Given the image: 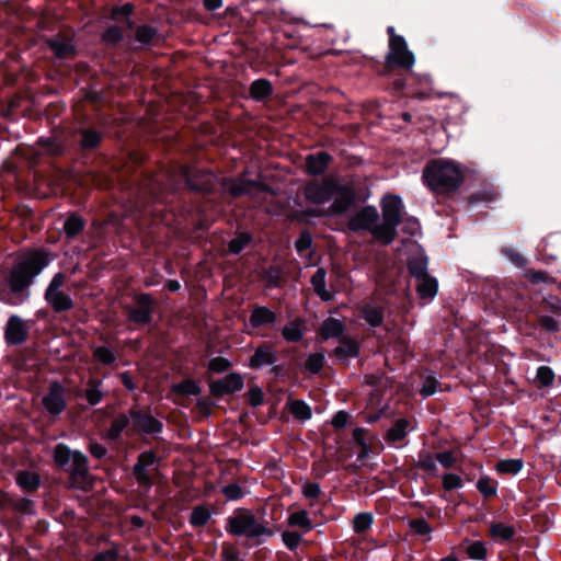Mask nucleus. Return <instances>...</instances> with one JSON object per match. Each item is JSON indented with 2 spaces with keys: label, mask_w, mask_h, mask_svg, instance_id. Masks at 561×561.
<instances>
[{
  "label": "nucleus",
  "mask_w": 561,
  "mask_h": 561,
  "mask_svg": "<svg viewBox=\"0 0 561 561\" xmlns=\"http://www.w3.org/2000/svg\"><path fill=\"white\" fill-rule=\"evenodd\" d=\"M402 201L397 195H387L381 201L383 221L399 225L401 222Z\"/></svg>",
  "instance_id": "nucleus-17"
},
{
  "label": "nucleus",
  "mask_w": 561,
  "mask_h": 561,
  "mask_svg": "<svg viewBox=\"0 0 561 561\" xmlns=\"http://www.w3.org/2000/svg\"><path fill=\"white\" fill-rule=\"evenodd\" d=\"M84 226L85 222L80 216H69L64 224V231L67 239L76 238L84 229Z\"/></svg>",
  "instance_id": "nucleus-34"
},
{
  "label": "nucleus",
  "mask_w": 561,
  "mask_h": 561,
  "mask_svg": "<svg viewBox=\"0 0 561 561\" xmlns=\"http://www.w3.org/2000/svg\"><path fill=\"white\" fill-rule=\"evenodd\" d=\"M103 41L106 43L116 44L123 37L122 30L118 26H110L103 34Z\"/></svg>",
  "instance_id": "nucleus-62"
},
{
  "label": "nucleus",
  "mask_w": 561,
  "mask_h": 561,
  "mask_svg": "<svg viewBox=\"0 0 561 561\" xmlns=\"http://www.w3.org/2000/svg\"><path fill=\"white\" fill-rule=\"evenodd\" d=\"M389 33V51L386 55V67H398L403 70H411L414 66L415 58L409 50L405 39L401 35L394 34L392 26L388 28Z\"/></svg>",
  "instance_id": "nucleus-4"
},
{
  "label": "nucleus",
  "mask_w": 561,
  "mask_h": 561,
  "mask_svg": "<svg viewBox=\"0 0 561 561\" xmlns=\"http://www.w3.org/2000/svg\"><path fill=\"white\" fill-rule=\"evenodd\" d=\"M92 355L95 360L103 365H112L116 360V355L107 346H96L92 350Z\"/></svg>",
  "instance_id": "nucleus-40"
},
{
  "label": "nucleus",
  "mask_w": 561,
  "mask_h": 561,
  "mask_svg": "<svg viewBox=\"0 0 561 561\" xmlns=\"http://www.w3.org/2000/svg\"><path fill=\"white\" fill-rule=\"evenodd\" d=\"M131 428L138 433L156 434L162 430V423L152 415L130 409Z\"/></svg>",
  "instance_id": "nucleus-12"
},
{
  "label": "nucleus",
  "mask_w": 561,
  "mask_h": 561,
  "mask_svg": "<svg viewBox=\"0 0 561 561\" xmlns=\"http://www.w3.org/2000/svg\"><path fill=\"white\" fill-rule=\"evenodd\" d=\"M224 187L233 197L243 195L252 196L262 192L274 194V191L268 185L262 182L248 180L244 174L236 179L225 180Z\"/></svg>",
  "instance_id": "nucleus-7"
},
{
  "label": "nucleus",
  "mask_w": 561,
  "mask_h": 561,
  "mask_svg": "<svg viewBox=\"0 0 561 561\" xmlns=\"http://www.w3.org/2000/svg\"><path fill=\"white\" fill-rule=\"evenodd\" d=\"M497 488L499 483L488 476L481 477L477 482V489L484 497L495 496Z\"/></svg>",
  "instance_id": "nucleus-38"
},
{
  "label": "nucleus",
  "mask_w": 561,
  "mask_h": 561,
  "mask_svg": "<svg viewBox=\"0 0 561 561\" xmlns=\"http://www.w3.org/2000/svg\"><path fill=\"white\" fill-rule=\"evenodd\" d=\"M436 461V457L434 458L430 454H423L420 456L417 467L430 476L435 477L437 473Z\"/></svg>",
  "instance_id": "nucleus-46"
},
{
  "label": "nucleus",
  "mask_w": 561,
  "mask_h": 561,
  "mask_svg": "<svg viewBox=\"0 0 561 561\" xmlns=\"http://www.w3.org/2000/svg\"><path fill=\"white\" fill-rule=\"evenodd\" d=\"M409 272L413 277L417 279L422 278L423 276L428 275L426 272V264L422 261H413L410 262L409 265Z\"/></svg>",
  "instance_id": "nucleus-61"
},
{
  "label": "nucleus",
  "mask_w": 561,
  "mask_h": 561,
  "mask_svg": "<svg viewBox=\"0 0 561 561\" xmlns=\"http://www.w3.org/2000/svg\"><path fill=\"white\" fill-rule=\"evenodd\" d=\"M289 413L299 421H308L312 416L311 408L302 400H290L287 403Z\"/></svg>",
  "instance_id": "nucleus-32"
},
{
  "label": "nucleus",
  "mask_w": 561,
  "mask_h": 561,
  "mask_svg": "<svg viewBox=\"0 0 561 561\" xmlns=\"http://www.w3.org/2000/svg\"><path fill=\"white\" fill-rule=\"evenodd\" d=\"M409 527L417 535L425 536L432 533L431 525L424 518L410 520Z\"/></svg>",
  "instance_id": "nucleus-54"
},
{
  "label": "nucleus",
  "mask_w": 561,
  "mask_h": 561,
  "mask_svg": "<svg viewBox=\"0 0 561 561\" xmlns=\"http://www.w3.org/2000/svg\"><path fill=\"white\" fill-rule=\"evenodd\" d=\"M276 360L273 348L267 344H262L256 347L254 354L251 356L249 366L253 369L261 368L265 365H271Z\"/></svg>",
  "instance_id": "nucleus-22"
},
{
  "label": "nucleus",
  "mask_w": 561,
  "mask_h": 561,
  "mask_svg": "<svg viewBox=\"0 0 561 561\" xmlns=\"http://www.w3.org/2000/svg\"><path fill=\"white\" fill-rule=\"evenodd\" d=\"M131 417L130 412L128 414L126 413H119L116 416L113 417L111 421V424L108 428L104 433V438L108 440H116L121 437L122 433L126 430H128L130 424Z\"/></svg>",
  "instance_id": "nucleus-21"
},
{
  "label": "nucleus",
  "mask_w": 561,
  "mask_h": 561,
  "mask_svg": "<svg viewBox=\"0 0 561 561\" xmlns=\"http://www.w3.org/2000/svg\"><path fill=\"white\" fill-rule=\"evenodd\" d=\"M515 528L511 525H505L503 523H493L490 526V535L494 539H500L502 541L511 540L515 535Z\"/></svg>",
  "instance_id": "nucleus-36"
},
{
  "label": "nucleus",
  "mask_w": 561,
  "mask_h": 561,
  "mask_svg": "<svg viewBox=\"0 0 561 561\" xmlns=\"http://www.w3.org/2000/svg\"><path fill=\"white\" fill-rule=\"evenodd\" d=\"M438 381L434 377L426 378L424 385L422 386L420 393L423 397H430L434 394L437 390Z\"/></svg>",
  "instance_id": "nucleus-63"
},
{
  "label": "nucleus",
  "mask_w": 561,
  "mask_h": 561,
  "mask_svg": "<svg viewBox=\"0 0 561 561\" xmlns=\"http://www.w3.org/2000/svg\"><path fill=\"white\" fill-rule=\"evenodd\" d=\"M325 276L327 272L324 268H318L311 277V285L314 293L320 296L323 300H331L332 295L325 288Z\"/></svg>",
  "instance_id": "nucleus-33"
},
{
  "label": "nucleus",
  "mask_w": 561,
  "mask_h": 561,
  "mask_svg": "<svg viewBox=\"0 0 561 561\" xmlns=\"http://www.w3.org/2000/svg\"><path fill=\"white\" fill-rule=\"evenodd\" d=\"M221 556L225 561H240L239 549L230 543H225L222 546Z\"/></svg>",
  "instance_id": "nucleus-60"
},
{
  "label": "nucleus",
  "mask_w": 561,
  "mask_h": 561,
  "mask_svg": "<svg viewBox=\"0 0 561 561\" xmlns=\"http://www.w3.org/2000/svg\"><path fill=\"white\" fill-rule=\"evenodd\" d=\"M66 280V274L58 272L53 276L45 290V300L55 312L69 311L75 306L72 298L61 289Z\"/></svg>",
  "instance_id": "nucleus-5"
},
{
  "label": "nucleus",
  "mask_w": 561,
  "mask_h": 561,
  "mask_svg": "<svg viewBox=\"0 0 561 561\" xmlns=\"http://www.w3.org/2000/svg\"><path fill=\"white\" fill-rule=\"evenodd\" d=\"M222 493L226 501H237L243 497L244 493L242 488L237 483H230L222 488Z\"/></svg>",
  "instance_id": "nucleus-53"
},
{
  "label": "nucleus",
  "mask_w": 561,
  "mask_h": 561,
  "mask_svg": "<svg viewBox=\"0 0 561 561\" xmlns=\"http://www.w3.org/2000/svg\"><path fill=\"white\" fill-rule=\"evenodd\" d=\"M72 454L73 451L65 444H57L54 448V460L58 466L65 467L70 460L72 461Z\"/></svg>",
  "instance_id": "nucleus-43"
},
{
  "label": "nucleus",
  "mask_w": 561,
  "mask_h": 561,
  "mask_svg": "<svg viewBox=\"0 0 561 561\" xmlns=\"http://www.w3.org/2000/svg\"><path fill=\"white\" fill-rule=\"evenodd\" d=\"M301 493L306 499L316 500L321 493L319 483L307 482L302 485Z\"/></svg>",
  "instance_id": "nucleus-59"
},
{
  "label": "nucleus",
  "mask_w": 561,
  "mask_h": 561,
  "mask_svg": "<svg viewBox=\"0 0 561 561\" xmlns=\"http://www.w3.org/2000/svg\"><path fill=\"white\" fill-rule=\"evenodd\" d=\"M243 377L239 373H230L221 378L213 379V397L229 396L242 390Z\"/></svg>",
  "instance_id": "nucleus-9"
},
{
  "label": "nucleus",
  "mask_w": 561,
  "mask_h": 561,
  "mask_svg": "<svg viewBox=\"0 0 561 561\" xmlns=\"http://www.w3.org/2000/svg\"><path fill=\"white\" fill-rule=\"evenodd\" d=\"M324 364V356L320 353H313L308 356L305 368L311 374H318Z\"/></svg>",
  "instance_id": "nucleus-50"
},
{
  "label": "nucleus",
  "mask_w": 561,
  "mask_h": 561,
  "mask_svg": "<svg viewBox=\"0 0 561 561\" xmlns=\"http://www.w3.org/2000/svg\"><path fill=\"white\" fill-rule=\"evenodd\" d=\"M306 331L307 327L305 320L297 317L284 325L282 336L287 342L297 343L302 340Z\"/></svg>",
  "instance_id": "nucleus-20"
},
{
  "label": "nucleus",
  "mask_w": 561,
  "mask_h": 561,
  "mask_svg": "<svg viewBox=\"0 0 561 561\" xmlns=\"http://www.w3.org/2000/svg\"><path fill=\"white\" fill-rule=\"evenodd\" d=\"M422 179L434 194L449 195L460 187L465 175L459 164L454 161L434 159L424 167Z\"/></svg>",
  "instance_id": "nucleus-1"
},
{
  "label": "nucleus",
  "mask_w": 561,
  "mask_h": 561,
  "mask_svg": "<svg viewBox=\"0 0 561 561\" xmlns=\"http://www.w3.org/2000/svg\"><path fill=\"white\" fill-rule=\"evenodd\" d=\"M245 398L250 405L259 407L263 403V391L260 387H252L245 393Z\"/></svg>",
  "instance_id": "nucleus-57"
},
{
  "label": "nucleus",
  "mask_w": 561,
  "mask_h": 561,
  "mask_svg": "<svg viewBox=\"0 0 561 561\" xmlns=\"http://www.w3.org/2000/svg\"><path fill=\"white\" fill-rule=\"evenodd\" d=\"M85 389V399L90 405H96L103 400V392L101 391L102 381L99 379H90Z\"/></svg>",
  "instance_id": "nucleus-35"
},
{
  "label": "nucleus",
  "mask_w": 561,
  "mask_h": 561,
  "mask_svg": "<svg viewBox=\"0 0 561 561\" xmlns=\"http://www.w3.org/2000/svg\"><path fill=\"white\" fill-rule=\"evenodd\" d=\"M182 175L185 178L186 183L191 190H194V191L206 190V185L208 183V178H209L208 172H201V173L194 175L193 169L191 167H183Z\"/></svg>",
  "instance_id": "nucleus-26"
},
{
  "label": "nucleus",
  "mask_w": 561,
  "mask_h": 561,
  "mask_svg": "<svg viewBox=\"0 0 561 561\" xmlns=\"http://www.w3.org/2000/svg\"><path fill=\"white\" fill-rule=\"evenodd\" d=\"M410 426V422L405 419H399L394 422V424L388 430L385 439L388 443H397L402 439L408 434V428Z\"/></svg>",
  "instance_id": "nucleus-31"
},
{
  "label": "nucleus",
  "mask_w": 561,
  "mask_h": 561,
  "mask_svg": "<svg viewBox=\"0 0 561 561\" xmlns=\"http://www.w3.org/2000/svg\"><path fill=\"white\" fill-rule=\"evenodd\" d=\"M226 530L233 536H244L249 539L272 535L270 528L260 523L248 508L236 510L233 515L227 519Z\"/></svg>",
  "instance_id": "nucleus-3"
},
{
  "label": "nucleus",
  "mask_w": 561,
  "mask_h": 561,
  "mask_svg": "<svg viewBox=\"0 0 561 561\" xmlns=\"http://www.w3.org/2000/svg\"><path fill=\"white\" fill-rule=\"evenodd\" d=\"M277 319L274 311L264 306H255L250 316V325L254 329L266 324H273Z\"/></svg>",
  "instance_id": "nucleus-24"
},
{
  "label": "nucleus",
  "mask_w": 561,
  "mask_h": 561,
  "mask_svg": "<svg viewBox=\"0 0 561 561\" xmlns=\"http://www.w3.org/2000/svg\"><path fill=\"white\" fill-rule=\"evenodd\" d=\"M172 390L182 396H195L201 392L198 385L191 379L183 380L172 386Z\"/></svg>",
  "instance_id": "nucleus-41"
},
{
  "label": "nucleus",
  "mask_w": 561,
  "mask_h": 561,
  "mask_svg": "<svg viewBox=\"0 0 561 561\" xmlns=\"http://www.w3.org/2000/svg\"><path fill=\"white\" fill-rule=\"evenodd\" d=\"M138 308H134L129 311V320L139 323L147 324L151 321L153 298L150 294H140L136 297Z\"/></svg>",
  "instance_id": "nucleus-16"
},
{
  "label": "nucleus",
  "mask_w": 561,
  "mask_h": 561,
  "mask_svg": "<svg viewBox=\"0 0 561 561\" xmlns=\"http://www.w3.org/2000/svg\"><path fill=\"white\" fill-rule=\"evenodd\" d=\"M68 471L71 483L77 486H82L85 483L89 473L87 456L81 451H73L71 466Z\"/></svg>",
  "instance_id": "nucleus-15"
},
{
  "label": "nucleus",
  "mask_w": 561,
  "mask_h": 561,
  "mask_svg": "<svg viewBox=\"0 0 561 561\" xmlns=\"http://www.w3.org/2000/svg\"><path fill=\"white\" fill-rule=\"evenodd\" d=\"M345 330L344 323L335 318L325 319L319 330V334L322 340H329L332 337H342Z\"/></svg>",
  "instance_id": "nucleus-25"
},
{
  "label": "nucleus",
  "mask_w": 561,
  "mask_h": 561,
  "mask_svg": "<svg viewBox=\"0 0 561 561\" xmlns=\"http://www.w3.org/2000/svg\"><path fill=\"white\" fill-rule=\"evenodd\" d=\"M48 45L58 58H68L73 55L75 48L70 42L64 39H50Z\"/></svg>",
  "instance_id": "nucleus-37"
},
{
  "label": "nucleus",
  "mask_w": 561,
  "mask_h": 561,
  "mask_svg": "<svg viewBox=\"0 0 561 561\" xmlns=\"http://www.w3.org/2000/svg\"><path fill=\"white\" fill-rule=\"evenodd\" d=\"M101 135L91 129H87L82 133L81 146L83 148H94L99 145Z\"/></svg>",
  "instance_id": "nucleus-52"
},
{
  "label": "nucleus",
  "mask_w": 561,
  "mask_h": 561,
  "mask_svg": "<svg viewBox=\"0 0 561 561\" xmlns=\"http://www.w3.org/2000/svg\"><path fill=\"white\" fill-rule=\"evenodd\" d=\"M523 468V460L522 459H504L500 460L495 469L500 473H510V474H516L518 473Z\"/></svg>",
  "instance_id": "nucleus-39"
},
{
  "label": "nucleus",
  "mask_w": 561,
  "mask_h": 561,
  "mask_svg": "<svg viewBox=\"0 0 561 561\" xmlns=\"http://www.w3.org/2000/svg\"><path fill=\"white\" fill-rule=\"evenodd\" d=\"M373 524V515L370 513H359L353 519V529L356 534L366 531Z\"/></svg>",
  "instance_id": "nucleus-45"
},
{
  "label": "nucleus",
  "mask_w": 561,
  "mask_h": 561,
  "mask_svg": "<svg viewBox=\"0 0 561 561\" xmlns=\"http://www.w3.org/2000/svg\"><path fill=\"white\" fill-rule=\"evenodd\" d=\"M360 345L359 343L346 335H343L339 340V346L335 347L333 354L336 358L341 360H346L348 358H354L359 355Z\"/></svg>",
  "instance_id": "nucleus-19"
},
{
  "label": "nucleus",
  "mask_w": 561,
  "mask_h": 561,
  "mask_svg": "<svg viewBox=\"0 0 561 561\" xmlns=\"http://www.w3.org/2000/svg\"><path fill=\"white\" fill-rule=\"evenodd\" d=\"M332 162V156L325 151L308 154L306 157V171L309 175H321Z\"/></svg>",
  "instance_id": "nucleus-18"
},
{
  "label": "nucleus",
  "mask_w": 561,
  "mask_h": 561,
  "mask_svg": "<svg viewBox=\"0 0 561 561\" xmlns=\"http://www.w3.org/2000/svg\"><path fill=\"white\" fill-rule=\"evenodd\" d=\"M467 556L472 560H484L488 554L484 542L473 541L466 549Z\"/></svg>",
  "instance_id": "nucleus-47"
},
{
  "label": "nucleus",
  "mask_w": 561,
  "mask_h": 561,
  "mask_svg": "<svg viewBox=\"0 0 561 561\" xmlns=\"http://www.w3.org/2000/svg\"><path fill=\"white\" fill-rule=\"evenodd\" d=\"M336 181L337 180L333 176L324 178L321 181H309L304 187V197L310 204L323 205L334 195Z\"/></svg>",
  "instance_id": "nucleus-6"
},
{
  "label": "nucleus",
  "mask_w": 561,
  "mask_h": 561,
  "mask_svg": "<svg viewBox=\"0 0 561 561\" xmlns=\"http://www.w3.org/2000/svg\"><path fill=\"white\" fill-rule=\"evenodd\" d=\"M312 245V237L309 231L305 230L300 233L298 239L295 241V248L298 253L310 249Z\"/></svg>",
  "instance_id": "nucleus-56"
},
{
  "label": "nucleus",
  "mask_w": 561,
  "mask_h": 561,
  "mask_svg": "<svg viewBox=\"0 0 561 561\" xmlns=\"http://www.w3.org/2000/svg\"><path fill=\"white\" fill-rule=\"evenodd\" d=\"M398 225L383 221L381 225L375 224L371 234L385 244L391 243L397 236Z\"/></svg>",
  "instance_id": "nucleus-29"
},
{
  "label": "nucleus",
  "mask_w": 561,
  "mask_h": 561,
  "mask_svg": "<svg viewBox=\"0 0 561 561\" xmlns=\"http://www.w3.org/2000/svg\"><path fill=\"white\" fill-rule=\"evenodd\" d=\"M118 559V550L116 548H112L102 552H99L94 556L92 561H117Z\"/></svg>",
  "instance_id": "nucleus-64"
},
{
  "label": "nucleus",
  "mask_w": 561,
  "mask_h": 561,
  "mask_svg": "<svg viewBox=\"0 0 561 561\" xmlns=\"http://www.w3.org/2000/svg\"><path fill=\"white\" fill-rule=\"evenodd\" d=\"M157 35V30L152 26L142 25L136 30V39L141 44H149Z\"/></svg>",
  "instance_id": "nucleus-51"
},
{
  "label": "nucleus",
  "mask_w": 561,
  "mask_h": 561,
  "mask_svg": "<svg viewBox=\"0 0 561 561\" xmlns=\"http://www.w3.org/2000/svg\"><path fill=\"white\" fill-rule=\"evenodd\" d=\"M47 264L48 257L44 252L37 251L28 255L11 272L9 278L11 290L15 294L23 291Z\"/></svg>",
  "instance_id": "nucleus-2"
},
{
  "label": "nucleus",
  "mask_w": 561,
  "mask_h": 561,
  "mask_svg": "<svg viewBox=\"0 0 561 561\" xmlns=\"http://www.w3.org/2000/svg\"><path fill=\"white\" fill-rule=\"evenodd\" d=\"M209 518L210 512L207 507L196 506L191 514L190 522L193 526L197 527L206 525Z\"/></svg>",
  "instance_id": "nucleus-44"
},
{
  "label": "nucleus",
  "mask_w": 561,
  "mask_h": 561,
  "mask_svg": "<svg viewBox=\"0 0 561 561\" xmlns=\"http://www.w3.org/2000/svg\"><path fill=\"white\" fill-rule=\"evenodd\" d=\"M251 241V236L247 232L239 233L236 238H233L229 244V252L233 254L240 253Z\"/></svg>",
  "instance_id": "nucleus-48"
},
{
  "label": "nucleus",
  "mask_w": 561,
  "mask_h": 561,
  "mask_svg": "<svg viewBox=\"0 0 561 561\" xmlns=\"http://www.w3.org/2000/svg\"><path fill=\"white\" fill-rule=\"evenodd\" d=\"M335 198L330 206V211L334 215L344 214L355 202L356 192L352 184L341 185L336 181Z\"/></svg>",
  "instance_id": "nucleus-11"
},
{
  "label": "nucleus",
  "mask_w": 561,
  "mask_h": 561,
  "mask_svg": "<svg viewBox=\"0 0 561 561\" xmlns=\"http://www.w3.org/2000/svg\"><path fill=\"white\" fill-rule=\"evenodd\" d=\"M462 486V479L455 473H446L443 477V488L446 491H451Z\"/></svg>",
  "instance_id": "nucleus-55"
},
{
  "label": "nucleus",
  "mask_w": 561,
  "mask_h": 561,
  "mask_svg": "<svg viewBox=\"0 0 561 561\" xmlns=\"http://www.w3.org/2000/svg\"><path fill=\"white\" fill-rule=\"evenodd\" d=\"M43 405L51 415H59L66 409L65 389L59 382L49 386L48 393L44 396Z\"/></svg>",
  "instance_id": "nucleus-10"
},
{
  "label": "nucleus",
  "mask_w": 561,
  "mask_h": 561,
  "mask_svg": "<svg viewBox=\"0 0 561 561\" xmlns=\"http://www.w3.org/2000/svg\"><path fill=\"white\" fill-rule=\"evenodd\" d=\"M378 219L377 209L373 206H366L348 220L347 227L353 231L369 230L371 232Z\"/></svg>",
  "instance_id": "nucleus-13"
},
{
  "label": "nucleus",
  "mask_w": 561,
  "mask_h": 561,
  "mask_svg": "<svg viewBox=\"0 0 561 561\" xmlns=\"http://www.w3.org/2000/svg\"><path fill=\"white\" fill-rule=\"evenodd\" d=\"M156 460V454L151 450L142 451L138 455L137 462L134 466L133 472L137 483L140 486L150 488L152 485L147 469L153 466Z\"/></svg>",
  "instance_id": "nucleus-14"
},
{
  "label": "nucleus",
  "mask_w": 561,
  "mask_h": 561,
  "mask_svg": "<svg viewBox=\"0 0 561 561\" xmlns=\"http://www.w3.org/2000/svg\"><path fill=\"white\" fill-rule=\"evenodd\" d=\"M360 316L370 327H380L383 323V308L376 305H365L360 309Z\"/></svg>",
  "instance_id": "nucleus-28"
},
{
  "label": "nucleus",
  "mask_w": 561,
  "mask_h": 561,
  "mask_svg": "<svg viewBox=\"0 0 561 561\" xmlns=\"http://www.w3.org/2000/svg\"><path fill=\"white\" fill-rule=\"evenodd\" d=\"M273 92L272 83L267 79H256L250 85V96L255 101H263Z\"/></svg>",
  "instance_id": "nucleus-30"
},
{
  "label": "nucleus",
  "mask_w": 561,
  "mask_h": 561,
  "mask_svg": "<svg viewBox=\"0 0 561 561\" xmlns=\"http://www.w3.org/2000/svg\"><path fill=\"white\" fill-rule=\"evenodd\" d=\"M282 539L288 549L294 550L299 546L301 536L296 531H284Z\"/></svg>",
  "instance_id": "nucleus-58"
},
{
  "label": "nucleus",
  "mask_w": 561,
  "mask_h": 561,
  "mask_svg": "<svg viewBox=\"0 0 561 561\" xmlns=\"http://www.w3.org/2000/svg\"><path fill=\"white\" fill-rule=\"evenodd\" d=\"M554 377L556 375L550 367H538L536 378L540 387H550L554 381Z\"/></svg>",
  "instance_id": "nucleus-49"
},
{
  "label": "nucleus",
  "mask_w": 561,
  "mask_h": 561,
  "mask_svg": "<svg viewBox=\"0 0 561 561\" xmlns=\"http://www.w3.org/2000/svg\"><path fill=\"white\" fill-rule=\"evenodd\" d=\"M288 524L290 526L301 527L305 530H310L312 528V523L308 516V513L304 510L291 513L288 517Z\"/></svg>",
  "instance_id": "nucleus-42"
},
{
  "label": "nucleus",
  "mask_w": 561,
  "mask_h": 561,
  "mask_svg": "<svg viewBox=\"0 0 561 561\" xmlns=\"http://www.w3.org/2000/svg\"><path fill=\"white\" fill-rule=\"evenodd\" d=\"M416 293L422 299H433L438 290L436 278L426 275L416 280Z\"/></svg>",
  "instance_id": "nucleus-27"
},
{
  "label": "nucleus",
  "mask_w": 561,
  "mask_h": 561,
  "mask_svg": "<svg viewBox=\"0 0 561 561\" xmlns=\"http://www.w3.org/2000/svg\"><path fill=\"white\" fill-rule=\"evenodd\" d=\"M28 327L19 316H11L4 329V340L8 345H21L26 342Z\"/></svg>",
  "instance_id": "nucleus-8"
},
{
  "label": "nucleus",
  "mask_w": 561,
  "mask_h": 561,
  "mask_svg": "<svg viewBox=\"0 0 561 561\" xmlns=\"http://www.w3.org/2000/svg\"><path fill=\"white\" fill-rule=\"evenodd\" d=\"M15 482L23 491L33 493L41 486V477L35 471L20 470L16 472Z\"/></svg>",
  "instance_id": "nucleus-23"
}]
</instances>
